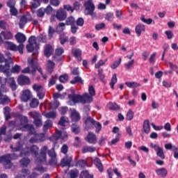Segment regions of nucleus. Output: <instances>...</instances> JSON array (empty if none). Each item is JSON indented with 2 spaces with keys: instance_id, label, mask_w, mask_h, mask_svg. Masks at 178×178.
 I'll return each instance as SVG.
<instances>
[{
  "instance_id": "69168bd1",
  "label": "nucleus",
  "mask_w": 178,
  "mask_h": 178,
  "mask_svg": "<svg viewBox=\"0 0 178 178\" xmlns=\"http://www.w3.org/2000/svg\"><path fill=\"white\" fill-rule=\"evenodd\" d=\"M20 69H21L20 65H15L14 67H12L11 72L19 74L20 73Z\"/></svg>"
},
{
  "instance_id": "c85d7f7f",
  "label": "nucleus",
  "mask_w": 178,
  "mask_h": 178,
  "mask_svg": "<svg viewBox=\"0 0 178 178\" xmlns=\"http://www.w3.org/2000/svg\"><path fill=\"white\" fill-rule=\"evenodd\" d=\"M70 84H77V83H79L80 84H84V81H83V79L79 75L76 76H74L72 80L70 81Z\"/></svg>"
},
{
  "instance_id": "f3484780",
  "label": "nucleus",
  "mask_w": 178,
  "mask_h": 178,
  "mask_svg": "<svg viewBox=\"0 0 178 178\" xmlns=\"http://www.w3.org/2000/svg\"><path fill=\"white\" fill-rule=\"evenodd\" d=\"M86 141L89 144H95L97 143V136L92 132H88L87 136L85 138Z\"/></svg>"
},
{
  "instance_id": "0e129e2a",
  "label": "nucleus",
  "mask_w": 178,
  "mask_h": 178,
  "mask_svg": "<svg viewBox=\"0 0 178 178\" xmlns=\"http://www.w3.org/2000/svg\"><path fill=\"white\" fill-rule=\"evenodd\" d=\"M64 52L65 50L63 49V48L58 47L55 50V55L56 56H60Z\"/></svg>"
},
{
  "instance_id": "864d4df0",
  "label": "nucleus",
  "mask_w": 178,
  "mask_h": 178,
  "mask_svg": "<svg viewBox=\"0 0 178 178\" xmlns=\"http://www.w3.org/2000/svg\"><path fill=\"white\" fill-rule=\"evenodd\" d=\"M37 40L39 42L45 44V42H47V35L40 34L39 36H38Z\"/></svg>"
},
{
  "instance_id": "c9c22d12",
  "label": "nucleus",
  "mask_w": 178,
  "mask_h": 178,
  "mask_svg": "<svg viewBox=\"0 0 178 178\" xmlns=\"http://www.w3.org/2000/svg\"><path fill=\"white\" fill-rule=\"evenodd\" d=\"M125 84L129 88H137V87H141V84L132 81V82H125Z\"/></svg>"
},
{
  "instance_id": "ea45409f",
  "label": "nucleus",
  "mask_w": 178,
  "mask_h": 178,
  "mask_svg": "<svg viewBox=\"0 0 178 178\" xmlns=\"http://www.w3.org/2000/svg\"><path fill=\"white\" fill-rule=\"evenodd\" d=\"M58 80L60 83H67V80H69V75L67 74H63L58 77Z\"/></svg>"
},
{
  "instance_id": "f8f14e48",
  "label": "nucleus",
  "mask_w": 178,
  "mask_h": 178,
  "mask_svg": "<svg viewBox=\"0 0 178 178\" xmlns=\"http://www.w3.org/2000/svg\"><path fill=\"white\" fill-rule=\"evenodd\" d=\"M17 83L19 86H29L30 84V78L21 74L17 78Z\"/></svg>"
},
{
  "instance_id": "2f4dec72",
  "label": "nucleus",
  "mask_w": 178,
  "mask_h": 178,
  "mask_svg": "<svg viewBox=\"0 0 178 178\" xmlns=\"http://www.w3.org/2000/svg\"><path fill=\"white\" fill-rule=\"evenodd\" d=\"M72 131L74 133V134H79L80 131H81V129H80V127L77 123H74L71 126Z\"/></svg>"
},
{
  "instance_id": "c756f323",
  "label": "nucleus",
  "mask_w": 178,
  "mask_h": 178,
  "mask_svg": "<svg viewBox=\"0 0 178 178\" xmlns=\"http://www.w3.org/2000/svg\"><path fill=\"white\" fill-rule=\"evenodd\" d=\"M64 24H65V26H74L76 24V19H74V17H72V16L68 17L65 20V23Z\"/></svg>"
},
{
  "instance_id": "cd10ccee",
  "label": "nucleus",
  "mask_w": 178,
  "mask_h": 178,
  "mask_svg": "<svg viewBox=\"0 0 178 178\" xmlns=\"http://www.w3.org/2000/svg\"><path fill=\"white\" fill-rule=\"evenodd\" d=\"M70 117L72 122H79L80 120V113L76 111V110L72 112Z\"/></svg>"
},
{
  "instance_id": "72a5a7b5",
  "label": "nucleus",
  "mask_w": 178,
  "mask_h": 178,
  "mask_svg": "<svg viewBox=\"0 0 178 178\" xmlns=\"http://www.w3.org/2000/svg\"><path fill=\"white\" fill-rule=\"evenodd\" d=\"M76 168L84 169L87 166V161L84 159H80L76 163Z\"/></svg>"
},
{
  "instance_id": "5fc2aeb1",
  "label": "nucleus",
  "mask_w": 178,
  "mask_h": 178,
  "mask_svg": "<svg viewBox=\"0 0 178 178\" xmlns=\"http://www.w3.org/2000/svg\"><path fill=\"white\" fill-rule=\"evenodd\" d=\"M105 19L108 22H112V20H113V19H115V15H114L113 13H107L105 15Z\"/></svg>"
},
{
  "instance_id": "3c124183",
  "label": "nucleus",
  "mask_w": 178,
  "mask_h": 178,
  "mask_svg": "<svg viewBox=\"0 0 178 178\" xmlns=\"http://www.w3.org/2000/svg\"><path fill=\"white\" fill-rule=\"evenodd\" d=\"M134 118V112L131 109H129L128 112L127 113V120H133Z\"/></svg>"
},
{
  "instance_id": "423d86ee",
  "label": "nucleus",
  "mask_w": 178,
  "mask_h": 178,
  "mask_svg": "<svg viewBox=\"0 0 178 178\" xmlns=\"http://www.w3.org/2000/svg\"><path fill=\"white\" fill-rule=\"evenodd\" d=\"M90 123H91V124H93V126H95V127L96 129L95 132L97 134H99V131H101V130L102 129V125L101 124V123H99V122L95 121L91 117H88L85 121V124L87 126V125L90 124Z\"/></svg>"
},
{
  "instance_id": "b1692460",
  "label": "nucleus",
  "mask_w": 178,
  "mask_h": 178,
  "mask_svg": "<svg viewBox=\"0 0 178 178\" xmlns=\"http://www.w3.org/2000/svg\"><path fill=\"white\" fill-rule=\"evenodd\" d=\"M143 131L145 134H149L151 131V125H149V120H145L143 122Z\"/></svg>"
},
{
  "instance_id": "4be33fe9",
  "label": "nucleus",
  "mask_w": 178,
  "mask_h": 178,
  "mask_svg": "<svg viewBox=\"0 0 178 178\" xmlns=\"http://www.w3.org/2000/svg\"><path fill=\"white\" fill-rule=\"evenodd\" d=\"M156 173L157 176H159L162 178L166 177L168 176V170L165 168L156 170Z\"/></svg>"
},
{
  "instance_id": "de8ad7c7",
  "label": "nucleus",
  "mask_w": 178,
  "mask_h": 178,
  "mask_svg": "<svg viewBox=\"0 0 178 178\" xmlns=\"http://www.w3.org/2000/svg\"><path fill=\"white\" fill-rule=\"evenodd\" d=\"M88 94L92 98L95 97V88L92 85L88 86Z\"/></svg>"
},
{
  "instance_id": "13d9d810",
  "label": "nucleus",
  "mask_w": 178,
  "mask_h": 178,
  "mask_svg": "<svg viewBox=\"0 0 178 178\" xmlns=\"http://www.w3.org/2000/svg\"><path fill=\"white\" fill-rule=\"evenodd\" d=\"M140 20L141 22H143V23H145L146 24H151V23H152V19L149 18L147 19H145V16L144 15H141Z\"/></svg>"
},
{
  "instance_id": "6e6552de",
  "label": "nucleus",
  "mask_w": 178,
  "mask_h": 178,
  "mask_svg": "<svg viewBox=\"0 0 178 178\" xmlns=\"http://www.w3.org/2000/svg\"><path fill=\"white\" fill-rule=\"evenodd\" d=\"M29 116L34 119L33 123L36 127H40V126H42V121L38 117L40 113L34 111H31L29 113Z\"/></svg>"
},
{
  "instance_id": "49530a36",
  "label": "nucleus",
  "mask_w": 178,
  "mask_h": 178,
  "mask_svg": "<svg viewBox=\"0 0 178 178\" xmlns=\"http://www.w3.org/2000/svg\"><path fill=\"white\" fill-rule=\"evenodd\" d=\"M44 116L47 119H55V118H56V112H55V111H49V112L47 113L44 115Z\"/></svg>"
},
{
  "instance_id": "7c9ffc66",
  "label": "nucleus",
  "mask_w": 178,
  "mask_h": 178,
  "mask_svg": "<svg viewBox=\"0 0 178 178\" xmlns=\"http://www.w3.org/2000/svg\"><path fill=\"white\" fill-rule=\"evenodd\" d=\"M79 178H94V175L90 174V172L87 170H83L82 172H81Z\"/></svg>"
},
{
  "instance_id": "8fccbe9b",
  "label": "nucleus",
  "mask_w": 178,
  "mask_h": 178,
  "mask_svg": "<svg viewBox=\"0 0 178 178\" xmlns=\"http://www.w3.org/2000/svg\"><path fill=\"white\" fill-rule=\"evenodd\" d=\"M70 178L79 177V170L77 169L71 170L70 171Z\"/></svg>"
},
{
  "instance_id": "6e6d98bb",
  "label": "nucleus",
  "mask_w": 178,
  "mask_h": 178,
  "mask_svg": "<svg viewBox=\"0 0 178 178\" xmlns=\"http://www.w3.org/2000/svg\"><path fill=\"white\" fill-rule=\"evenodd\" d=\"M36 15L38 17H44V16H45V10L42 8H39L36 11Z\"/></svg>"
},
{
  "instance_id": "f704fd0d",
  "label": "nucleus",
  "mask_w": 178,
  "mask_h": 178,
  "mask_svg": "<svg viewBox=\"0 0 178 178\" xmlns=\"http://www.w3.org/2000/svg\"><path fill=\"white\" fill-rule=\"evenodd\" d=\"M60 137L62 138V131H56V134L50 138V140L51 141H58V139L60 138Z\"/></svg>"
},
{
  "instance_id": "09e8293b",
  "label": "nucleus",
  "mask_w": 178,
  "mask_h": 178,
  "mask_svg": "<svg viewBox=\"0 0 178 178\" xmlns=\"http://www.w3.org/2000/svg\"><path fill=\"white\" fill-rule=\"evenodd\" d=\"M29 105L31 108H37L40 105V101L38 99H33Z\"/></svg>"
},
{
  "instance_id": "680f3d73",
  "label": "nucleus",
  "mask_w": 178,
  "mask_h": 178,
  "mask_svg": "<svg viewBox=\"0 0 178 178\" xmlns=\"http://www.w3.org/2000/svg\"><path fill=\"white\" fill-rule=\"evenodd\" d=\"M21 126H24V124H29V118L26 116H23L20 118Z\"/></svg>"
},
{
  "instance_id": "774afa93",
  "label": "nucleus",
  "mask_w": 178,
  "mask_h": 178,
  "mask_svg": "<svg viewBox=\"0 0 178 178\" xmlns=\"http://www.w3.org/2000/svg\"><path fill=\"white\" fill-rule=\"evenodd\" d=\"M80 6H81V4H80V2L79 1H74L73 3L72 10H80Z\"/></svg>"
},
{
  "instance_id": "aec40b11",
  "label": "nucleus",
  "mask_w": 178,
  "mask_h": 178,
  "mask_svg": "<svg viewBox=\"0 0 178 178\" xmlns=\"http://www.w3.org/2000/svg\"><path fill=\"white\" fill-rule=\"evenodd\" d=\"M9 102H10V99L6 95L2 94V90L0 89V105L9 104Z\"/></svg>"
},
{
  "instance_id": "a878e982",
  "label": "nucleus",
  "mask_w": 178,
  "mask_h": 178,
  "mask_svg": "<svg viewBox=\"0 0 178 178\" xmlns=\"http://www.w3.org/2000/svg\"><path fill=\"white\" fill-rule=\"evenodd\" d=\"M8 83L12 91H16V90H17V85L16 84L15 78H12V77L8 78Z\"/></svg>"
},
{
  "instance_id": "a211bd4d",
  "label": "nucleus",
  "mask_w": 178,
  "mask_h": 178,
  "mask_svg": "<svg viewBox=\"0 0 178 178\" xmlns=\"http://www.w3.org/2000/svg\"><path fill=\"white\" fill-rule=\"evenodd\" d=\"M70 101H72L74 104H81V95L76 94L68 95Z\"/></svg>"
},
{
  "instance_id": "39448f33",
  "label": "nucleus",
  "mask_w": 178,
  "mask_h": 178,
  "mask_svg": "<svg viewBox=\"0 0 178 178\" xmlns=\"http://www.w3.org/2000/svg\"><path fill=\"white\" fill-rule=\"evenodd\" d=\"M5 169L12 168V154H6L0 157V163H2Z\"/></svg>"
},
{
  "instance_id": "5701e85b",
  "label": "nucleus",
  "mask_w": 178,
  "mask_h": 178,
  "mask_svg": "<svg viewBox=\"0 0 178 178\" xmlns=\"http://www.w3.org/2000/svg\"><path fill=\"white\" fill-rule=\"evenodd\" d=\"M55 69V63L51 60H47V70L49 74H52Z\"/></svg>"
},
{
  "instance_id": "bb28decb",
  "label": "nucleus",
  "mask_w": 178,
  "mask_h": 178,
  "mask_svg": "<svg viewBox=\"0 0 178 178\" xmlns=\"http://www.w3.org/2000/svg\"><path fill=\"white\" fill-rule=\"evenodd\" d=\"M97 151V148L91 146H84L82 148L81 152L82 154H87V152H95Z\"/></svg>"
},
{
  "instance_id": "20e7f679",
  "label": "nucleus",
  "mask_w": 178,
  "mask_h": 178,
  "mask_svg": "<svg viewBox=\"0 0 178 178\" xmlns=\"http://www.w3.org/2000/svg\"><path fill=\"white\" fill-rule=\"evenodd\" d=\"M65 29V24L63 22H60L57 25L56 29L53 26H49L47 32L49 38L51 40V38L54 37V34H55V33H62Z\"/></svg>"
},
{
  "instance_id": "e2e57ef3",
  "label": "nucleus",
  "mask_w": 178,
  "mask_h": 178,
  "mask_svg": "<svg viewBox=\"0 0 178 178\" xmlns=\"http://www.w3.org/2000/svg\"><path fill=\"white\" fill-rule=\"evenodd\" d=\"M66 123H68L67 120H66V118H65L64 116L61 117L58 122V124L60 126H62L63 127H65L66 126Z\"/></svg>"
},
{
  "instance_id": "338daca9",
  "label": "nucleus",
  "mask_w": 178,
  "mask_h": 178,
  "mask_svg": "<svg viewBox=\"0 0 178 178\" xmlns=\"http://www.w3.org/2000/svg\"><path fill=\"white\" fill-rule=\"evenodd\" d=\"M76 26L79 27H83L84 26V19L83 17H79L76 19Z\"/></svg>"
},
{
  "instance_id": "dca6fc26",
  "label": "nucleus",
  "mask_w": 178,
  "mask_h": 178,
  "mask_svg": "<svg viewBox=\"0 0 178 178\" xmlns=\"http://www.w3.org/2000/svg\"><path fill=\"white\" fill-rule=\"evenodd\" d=\"M31 99V92L29 90H22L21 96L22 102H27Z\"/></svg>"
},
{
  "instance_id": "f257e3e1",
  "label": "nucleus",
  "mask_w": 178,
  "mask_h": 178,
  "mask_svg": "<svg viewBox=\"0 0 178 178\" xmlns=\"http://www.w3.org/2000/svg\"><path fill=\"white\" fill-rule=\"evenodd\" d=\"M39 151L40 148L38 146L33 145L30 147H26L21 150L20 156H29V155L31 154L32 156H35L36 158L35 161V163H42L47 161V151H48V147L43 146L40 149L39 156H37Z\"/></svg>"
},
{
  "instance_id": "603ef678",
  "label": "nucleus",
  "mask_w": 178,
  "mask_h": 178,
  "mask_svg": "<svg viewBox=\"0 0 178 178\" xmlns=\"http://www.w3.org/2000/svg\"><path fill=\"white\" fill-rule=\"evenodd\" d=\"M28 63L34 71L37 70L38 67L34 64V58H28Z\"/></svg>"
},
{
  "instance_id": "a19ab883",
  "label": "nucleus",
  "mask_w": 178,
  "mask_h": 178,
  "mask_svg": "<svg viewBox=\"0 0 178 178\" xmlns=\"http://www.w3.org/2000/svg\"><path fill=\"white\" fill-rule=\"evenodd\" d=\"M108 108L110 111H118L120 109L119 106L116 103L110 102L108 104Z\"/></svg>"
},
{
  "instance_id": "052dcab7",
  "label": "nucleus",
  "mask_w": 178,
  "mask_h": 178,
  "mask_svg": "<svg viewBox=\"0 0 178 178\" xmlns=\"http://www.w3.org/2000/svg\"><path fill=\"white\" fill-rule=\"evenodd\" d=\"M105 23L104 22H102L100 24H97L95 26V30H97V31H99L100 30H103V29H105Z\"/></svg>"
},
{
  "instance_id": "f03ea898",
  "label": "nucleus",
  "mask_w": 178,
  "mask_h": 178,
  "mask_svg": "<svg viewBox=\"0 0 178 178\" xmlns=\"http://www.w3.org/2000/svg\"><path fill=\"white\" fill-rule=\"evenodd\" d=\"M0 63H5L4 65H0V72L6 74V77L10 76V64L13 62L5 58L3 54L0 53Z\"/></svg>"
},
{
  "instance_id": "c03bdc74",
  "label": "nucleus",
  "mask_w": 178,
  "mask_h": 178,
  "mask_svg": "<svg viewBox=\"0 0 178 178\" xmlns=\"http://www.w3.org/2000/svg\"><path fill=\"white\" fill-rule=\"evenodd\" d=\"M115 83H118V77L116 76V74H113L110 82L111 88H114Z\"/></svg>"
},
{
  "instance_id": "4c0bfd02",
  "label": "nucleus",
  "mask_w": 178,
  "mask_h": 178,
  "mask_svg": "<svg viewBox=\"0 0 178 178\" xmlns=\"http://www.w3.org/2000/svg\"><path fill=\"white\" fill-rule=\"evenodd\" d=\"M156 155L159 156V158L161 159H165V153L163 152V149L162 147H159L156 150Z\"/></svg>"
},
{
  "instance_id": "4468645a",
  "label": "nucleus",
  "mask_w": 178,
  "mask_h": 178,
  "mask_svg": "<svg viewBox=\"0 0 178 178\" xmlns=\"http://www.w3.org/2000/svg\"><path fill=\"white\" fill-rule=\"evenodd\" d=\"M81 104H91L92 101H94V98H92L90 94L88 92L83 93L81 95Z\"/></svg>"
},
{
  "instance_id": "393cba45",
  "label": "nucleus",
  "mask_w": 178,
  "mask_h": 178,
  "mask_svg": "<svg viewBox=\"0 0 178 178\" xmlns=\"http://www.w3.org/2000/svg\"><path fill=\"white\" fill-rule=\"evenodd\" d=\"M94 163L99 172H104V165H102V163L101 162V159H99V158L95 159Z\"/></svg>"
},
{
  "instance_id": "9d476101",
  "label": "nucleus",
  "mask_w": 178,
  "mask_h": 178,
  "mask_svg": "<svg viewBox=\"0 0 178 178\" xmlns=\"http://www.w3.org/2000/svg\"><path fill=\"white\" fill-rule=\"evenodd\" d=\"M56 17L59 22H63L67 17V12L63 10V8H60L56 11Z\"/></svg>"
},
{
  "instance_id": "9b49d317",
  "label": "nucleus",
  "mask_w": 178,
  "mask_h": 178,
  "mask_svg": "<svg viewBox=\"0 0 178 178\" xmlns=\"http://www.w3.org/2000/svg\"><path fill=\"white\" fill-rule=\"evenodd\" d=\"M22 131H28L29 136H33L35 134V128L34 125L31 124H26L22 127Z\"/></svg>"
},
{
  "instance_id": "4d7b16f0",
  "label": "nucleus",
  "mask_w": 178,
  "mask_h": 178,
  "mask_svg": "<svg viewBox=\"0 0 178 178\" xmlns=\"http://www.w3.org/2000/svg\"><path fill=\"white\" fill-rule=\"evenodd\" d=\"M22 175H19V178H26V176H29L30 175V170L26 168H23L22 170Z\"/></svg>"
},
{
  "instance_id": "0eeeda50",
  "label": "nucleus",
  "mask_w": 178,
  "mask_h": 178,
  "mask_svg": "<svg viewBox=\"0 0 178 178\" xmlns=\"http://www.w3.org/2000/svg\"><path fill=\"white\" fill-rule=\"evenodd\" d=\"M29 44L26 45V50L28 52L31 53L34 51L37 45V38L35 36H31L28 40Z\"/></svg>"
},
{
  "instance_id": "bf43d9fd",
  "label": "nucleus",
  "mask_w": 178,
  "mask_h": 178,
  "mask_svg": "<svg viewBox=\"0 0 178 178\" xmlns=\"http://www.w3.org/2000/svg\"><path fill=\"white\" fill-rule=\"evenodd\" d=\"M120 63H122V58H119V60L115 61L111 65V69H116L117 67H119Z\"/></svg>"
},
{
  "instance_id": "2eb2a0df",
  "label": "nucleus",
  "mask_w": 178,
  "mask_h": 178,
  "mask_svg": "<svg viewBox=\"0 0 178 178\" xmlns=\"http://www.w3.org/2000/svg\"><path fill=\"white\" fill-rule=\"evenodd\" d=\"M54 54V48L52 45L47 44L44 47V55L46 58H49L51 56Z\"/></svg>"
},
{
  "instance_id": "58836bf2",
  "label": "nucleus",
  "mask_w": 178,
  "mask_h": 178,
  "mask_svg": "<svg viewBox=\"0 0 178 178\" xmlns=\"http://www.w3.org/2000/svg\"><path fill=\"white\" fill-rule=\"evenodd\" d=\"M56 80H58V75L51 76L49 81L48 87H52V86H55L56 84Z\"/></svg>"
},
{
  "instance_id": "473e14b6",
  "label": "nucleus",
  "mask_w": 178,
  "mask_h": 178,
  "mask_svg": "<svg viewBox=\"0 0 178 178\" xmlns=\"http://www.w3.org/2000/svg\"><path fill=\"white\" fill-rule=\"evenodd\" d=\"M28 21L26 19V17L24 15H22V17L19 19V29H24V26L27 24Z\"/></svg>"
},
{
  "instance_id": "79ce46f5",
  "label": "nucleus",
  "mask_w": 178,
  "mask_h": 178,
  "mask_svg": "<svg viewBox=\"0 0 178 178\" xmlns=\"http://www.w3.org/2000/svg\"><path fill=\"white\" fill-rule=\"evenodd\" d=\"M51 127H52V121L51 120H46L43 125L44 131L48 130V129H51Z\"/></svg>"
},
{
  "instance_id": "37998d69",
  "label": "nucleus",
  "mask_w": 178,
  "mask_h": 178,
  "mask_svg": "<svg viewBox=\"0 0 178 178\" xmlns=\"http://www.w3.org/2000/svg\"><path fill=\"white\" fill-rule=\"evenodd\" d=\"M19 163L24 168H27V166H29V164L30 163V159L27 158H23L19 161Z\"/></svg>"
},
{
  "instance_id": "6ab92c4d",
  "label": "nucleus",
  "mask_w": 178,
  "mask_h": 178,
  "mask_svg": "<svg viewBox=\"0 0 178 178\" xmlns=\"http://www.w3.org/2000/svg\"><path fill=\"white\" fill-rule=\"evenodd\" d=\"M15 40L19 44H23L26 42V35L21 32H17V34L15 35Z\"/></svg>"
},
{
  "instance_id": "412c9836",
  "label": "nucleus",
  "mask_w": 178,
  "mask_h": 178,
  "mask_svg": "<svg viewBox=\"0 0 178 178\" xmlns=\"http://www.w3.org/2000/svg\"><path fill=\"white\" fill-rule=\"evenodd\" d=\"M135 31L137 35L140 37V35H141V33L145 31V26H144V24H138L135 28Z\"/></svg>"
},
{
  "instance_id": "a18cd8bd",
  "label": "nucleus",
  "mask_w": 178,
  "mask_h": 178,
  "mask_svg": "<svg viewBox=\"0 0 178 178\" xmlns=\"http://www.w3.org/2000/svg\"><path fill=\"white\" fill-rule=\"evenodd\" d=\"M35 137H36V140H38V143H43V141L45 140V134H35Z\"/></svg>"
},
{
  "instance_id": "7ed1b4c3",
  "label": "nucleus",
  "mask_w": 178,
  "mask_h": 178,
  "mask_svg": "<svg viewBox=\"0 0 178 178\" xmlns=\"http://www.w3.org/2000/svg\"><path fill=\"white\" fill-rule=\"evenodd\" d=\"M85 8V15L92 16V17H96L97 15L94 13L95 10V6L92 0H88L83 4Z\"/></svg>"
},
{
  "instance_id": "e433bc0d",
  "label": "nucleus",
  "mask_w": 178,
  "mask_h": 178,
  "mask_svg": "<svg viewBox=\"0 0 178 178\" xmlns=\"http://www.w3.org/2000/svg\"><path fill=\"white\" fill-rule=\"evenodd\" d=\"M72 54L76 58L78 59V60H81V50L80 49H76L72 51Z\"/></svg>"
},
{
  "instance_id": "ddd939ff",
  "label": "nucleus",
  "mask_w": 178,
  "mask_h": 178,
  "mask_svg": "<svg viewBox=\"0 0 178 178\" xmlns=\"http://www.w3.org/2000/svg\"><path fill=\"white\" fill-rule=\"evenodd\" d=\"M13 38V34L10 31H3L0 33V41L3 42V40H12Z\"/></svg>"
},
{
  "instance_id": "1a4fd4ad",
  "label": "nucleus",
  "mask_w": 178,
  "mask_h": 178,
  "mask_svg": "<svg viewBox=\"0 0 178 178\" xmlns=\"http://www.w3.org/2000/svg\"><path fill=\"white\" fill-rule=\"evenodd\" d=\"M73 161V157L66 155L65 157L63 158L60 161V165L62 168H70L72 166V162Z\"/></svg>"
}]
</instances>
